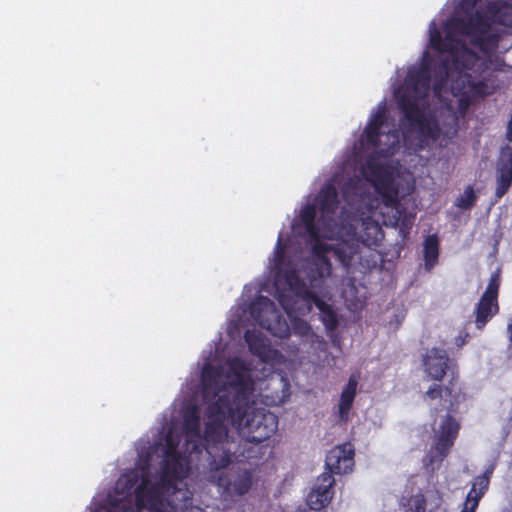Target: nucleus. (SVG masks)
Here are the masks:
<instances>
[{"label":"nucleus","instance_id":"obj_45","mask_svg":"<svg viewBox=\"0 0 512 512\" xmlns=\"http://www.w3.org/2000/svg\"><path fill=\"white\" fill-rule=\"evenodd\" d=\"M507 334H508L509 340L512 342V315L508 319Z\"/></svg>","mask_w":512,"mask_h":512},{"label":"nucleus","instance_id":"obj_15","mask_svg":"<svg viewBox=\"0 0 512 512\" xmlns=\"http://www.w3.org/2000/svg\"><path fill=\"white\" fill-rule=\"evenodd\" d=\"M188 470V460L182 454L164 456L160 466V479L163 483L171 484L185 478Z\"/></svg>","mask_w":512,"mask_h":512},{"label":"nucleus","instance_id":"obj_42","mask_svg":"<svg viewBox=\"0 0 512 512\" xmlns=\"http://www.w3.org/2000/svg\"><path fill=\"white\" fill-rule=\"evenodd\" d=\"M386 121V115H385V110L382 109V110H379L377 111L370 119V121L368 122L369 125L373 126V127H377L379 129L382 128V126L384 125Z\"/></svg>","mask_w":512,"mask_h":512},{"label":"nucleus","instance_id":"obj_44","mask_svg":"<svg viewBox=\"0 0 512 512\" xmlns=\"http://www.w3.org/2000/svg\"><path fill=\"white\" fill-rule=\"evenodd\" d=\"M506 139L509 142H512V114H511L510 120L507 124Z\"/></svg>","mask_w":512,"mask_h":512},{"label":"nucleus","instance_id":"obj_23","mask_svg":"<svg viewBox=\"0 0 512 512\" xmlns=\"http://www.w3.org/2000/svg\"><path fill=\"white\" fill-rule=\"evenodd\" d=\"M384 237L382 228L377 222L364 221L363 231L360 234L362 243L368 247L378 246Z\"/></svg>","mask_w":512,"mask_h":512},{"label":"nucleus","instance_id":"obj_3","mask_svg":"<svg viewBox=\"0 0 512 512\" xmlns=\"http://www.w3.org/2000/svg\"><path fill=\"white\" fill-rule=\"evenodd\" d=\"M250 315L261 328L275 337L287 338L290 336L291 330L295 335L305 338L312 333L310 324L294 315L289 317L291 320L290 327L276 308L275 303L266 296H259L250 304Z\"/></svg>","mask_w":512,"mask_h":512},{"label":"nucleus","instance_id":"obj_18","mask_svg":"<svg viewBox=\"0 0 512 512\" xmlns=\"http://www.w3.org/2000/svg\"><path fill=\"white\" fill-rule=\"evenodd\" d=\"M244 340L251 354L257 356L262 362H269L275 358L277 350L273 349L271 345L266 342L265 336L261 332L246 330Z\"/></svg>","mask_w":512,"mask_h":512},{"label":"nucleus","instance_id":"obj_43","mask_svg":"<svg viewBox=\"0 0 512 512\" xmlns=\"http://www.w3.org/2000/svg\"><path fill=\"white\" fill-rule=\"evenodd\" d=\"M304 225H305L306 231L309 234V236H311L312 238H318V229L315 226V222H312L311 224H304Z\"/></svg>","mask_w":512,"mask_h":512},{"label":"nucleus","instance_id":"obj_8","mask_svg":"<svg viewBox=\"0 0 512 512\" xmlns=\"http://www.w3.org/2000/svg\"><path fill=\"white\" fill-rule=\"evenodd\" d=\"M365 177L374 186L385 206L394 208L399 204L398 189L395 186L393 174L388 167L381 163L368 161L365 168Z\"/></svg>","mask_w":512,"mask_h":512},{"label":"nucleus","instance_id":"obj_46","mask_svg":"<svg viewBox=\"0 0 512 512\" xmlns=\"http://www.w3.org/2000/svg\"><path fill=\"white\" fill-rule=\"evenodd\" d=\"M392 136L394 138V143L398 141V133L395 131L392 133Z\"/></svg>","mask_w":512,"mask_h":512},{"label":"nucleus","instance_id":"obj_48","mask_svg":"<svg viewBox=\"0 0 512 512\" xmlns=\"http://www.w3.org/2000/svg\"><path fill=\"white\" fill-rule=\"evenodd\" d=\"M277 256H278V258H279V259H282V257H283V253H282L281 251H279V252H278V254H277Z\"/></svg>","mask_w":512,"mask_h":512},{"label":"nucleus","instance_id":"obj_39","mask_svg":"<svg viewBox=\"0 0 512 512\" xmlns=\"http://www.w3.org/2000/svg\"><path fill=\"white\" fill-rule=\"evenodd\" d=\"M301 220L303 224H311L312 222H315L316 218V208L314 205H307L304 207V209L301 211Z\"/></svg>","mask_w":512,"mask_h":512},{"label":"nucleus","instance_id":"obj_6","mask_svg":"<svg viewBox=\"0 0 512 512\" xmlns=\"http://www.w3.org/2000/svg\"><path fill=\"white\" fill-rule=\"evenodd\" d=\"M398 105L403 114L401 125L404 136L415 129L422 139L436 141L440 137L438 120L433 115L425 114V109L419 105L414 95L409 92L403 93Z\"/></svg>","mask_w":512,"mask_h":512},{"label":"nucleus","instance_id":"obj_13","mask_svg":"<svg viewBox=\"0 0 512 512\" xmlns=\"http://www.w3.org/2000/svg\"><path fill=\"white\" fill-rule=\"evenodd\" d=\"M223 368L206 363L201 373V386L203 399L210 400L224 393V382L222 381Z\"/></svg>","mask_w":512,"mask_h":512},{"label":"nucleus","instance_id":"obj_19","mask_svg":"<svg viewBox=\"0 0 512 512\" xmlns=\"http://www.w3.org/2000/svg\"><path fill=\"white\" fill-rule=\"evenodd\" d=\"M486 84L483 81H474L471 74L467 72H458L456 77L452 78L450 90L453 95L485 94Z\"/></svg>","mask_w":512,"mask_h":512},{"label":"nucleus","instance_id":"obj_31","mask_svg":"<svg viewBox=\"0 0 512 512\" xmlns=\"http://www.w3.org/2000/svg\"><path fill=\"white\" fill-rule=\"evenodd\" d=\"M477 195L471 185L464 189L463 195L455 201V206L462 210H470L477 201Z\"/></svg>","mask_w":512,"mask_h":512},{"label":"nucleus","instance_id":"obj_4","mask_svg":"<svg viewBox=\"0 0 512 512\" xmlns=\"http://www.w3.org/2000/svg\"><path fill=\"white\" fill-rule=\"evenodd\" d=\"M225 378L224 393L219 395V397H226L229 401V406L249 414L252 411H264L252 406L251 397L254 392L255 383L250 374V369L244 360L238 357L230 359L227 362Z\"/></svg>","mask_w":512,"mask_h":512},{"label":"nucleus","instance_id":"obj_2","mask_svg":"<svg viewBox=\"0 0 512 512\" xmlns=\"http://www.w3.org/2000/svg\"><path fill=\"white\" fill-rule=\"evenodd\" d=\"M452 377L445 386L441 384H433L425 392L424 397L429 400H439L440 408L434 407L431 410V416L436 417L441 411L447 412L442 420L438 431L435 433L434 442L428 452L429 464L442 462L449 454L451 447L458 436L460 425L451 415L455 407L459 403L460 388L455 383L454 371L451 372Z\"/></svg>","mask_w":512,"mask_h":512},{"label":"nucleus","instance_id":"obj_38","mask_svg":"<svg viewBox=\"0 0 512 512\" xmlns=\"http://www.w3.org/2000/svg\"><path fill=\"white\" fill-rule=\"evenodd\" d=\"M433 72L426 65H423L416 74L417 82H422L423 86L429 87Z\"/></svg>","mask_w":512,"mask_h":512},{"label":"nucleus","instance_id":"obj_28","mask_svg":"<svg viewBox=\"0 0 512 512\" xmlns=\"http://www.w3.org/2000/svg\"><path fill=\"white\" fill-rule=\"evenodd\" d=\"M429 43L431 48L438 52H450L453 50V39L446 36L444 40L440 31L436 28L430 30Z\"/></svg>","mask_w":512,"mask_h":512},{"label":"nucleus","instance_id":"obj_7","mask_svg":"<svg viewBox=\"0 0 512 512\" xmlns=\"http://www.w3.org/2000/svg\"><path fill=\"white\" fill-rule=\"evenodd\" d=\"M501 286L500 273L494 272L491 274L485 291L479 298L474 307V323L478 330L484 327L499 313V292Z\"/></svg>","mask_w":512,"mask_h":512},{"label":"nucleus","instance_id":"obj_37","mask_svg":"<svg viewBox=\"0 0 512 512\" xmlns=\"http://www.w3.org/2000/svg\"><path fill=\"white\" fill-rule=\"evenodd\" d=\"M166 448L164 451V456H172L181 454L178 451L179 441L174 439L171 433L167 434L165 437Z\"/></svg>","mask_w":512,"mask_h":512},{"label":"nucleus","instance_id":"obj_10","mask_svg":"<svg viewBox=\"0 0 512 512\" xmlns=\"http://www.w3.org/2000/svg\"><path fill=\"white\" fill-rule=\"evenodd\" d=\"M355 450L350 442L337 445L328 451L325 460V467L327 471L324 473L333 474H347L353 470L354 467Z\"/></svg>","mask_w":512,"mask_h":512},{"label":"nucleus","instance_id":"obj_34","mask_svg":"<svg viewBox=\"0 0 512 512\" xmlns=\"http://www.w3.org/2000/svg\"><path fill=\"white\" fill-rule=\"evenodd\" d=\"M307 304V310H311V304H314L320 313H324L331 309V305L321 299L315 292L311 291L303 300Z\"/></svg>","mask_w":512,"mask_h":512},{"label":"nucleus","instance_id":"obj_47","mask_svg":"<svg viewBox=\"0 0 512 512\" xmlns=\"http://www.w3.org/2000/svg\"><path fill=\"white\" fill-rule=\"evenodd\" d=\"M428 512H442L439 507H435L433 509H430Z\"/></svg>","mask_w":512,"mask_h":512},{"label":"nucleus","instance_id":"obj_33","mask_svg":"<svg viewBox=\"0 0 512 512\" xmlns=\"http://www.w3.org/2000/svg\"><path fill=\"white\" fill-rule=\"evenodd\" d=\"M307 304V310H311V304H314L320 313H324L331 309V305L321 299L315 292L311 291L303 300Z\"/></svg>","mask_w":512,"mask_h":512},{"label":"nucleus","instance_id":"obj_32","mask_svg":"<svg viewBox=\"0 0 512 512\" xmlns=\"http://www.w3.org/2000/svg\"><path fill=\"white\" fill-rule=\"evenodd\" d=\"M380 130L377 127H373L369 124L364 129L363 136L368 146L377 148L380 145Z\"/></svg>","mask_w":512,"mask_h":512},{"label":"nucleus","instance_id":"obj_41","mask_svg":"<svg viewBox=\"0 0 512 512\" xmlns=\"http://www.w3.org/2000/svg\"><path fill=\"white\" fill-rule=\"evenodd\" d=\"M483 94H470L466 93L464 95H455L456 97H459L458 99V107L461 111H465L468 109V107L471 105L472 100L476 96H482Z\"/></svg>","mask_w":512,"mask_h":512},{"label":"nucleus","instance_id":"obj_36","mask_svg":"<svg viewBox=\"0 0 512 512\" xmlns=\"http://www.w3.org/2000/svg\"><path fill=\"white\" fill-rule=\"evenodd\" d=\"M333 252L343 267L349 268L351 266L353 255L346 247H336Z\"/></svg>","mask_w":512,"mask_h":512},{"label":"nucleus","instance_id":"obj_14","mask_svg":"<svg viewBox=\"0 0 512 512\" xmlns=\"http://www.w3.org/2000/svg\"><path fill=\"white\" fill-rule=\"evenodd\" d=\"M495 466V463H491L486 467L483 474L475 478V481L466 496L461 512H476L481 498L488 490L490 478L495 470Z\"/></svg>","mask_w":512,"mask_h":512},{"label":"nucleus","instance_id":"obj_35","mask_svg":"<svg viewBox=\"0 0 512 512\" xmlns=\"http://www.w3.org/2000/svg\"><path fill=\"white\" fill-rule=\"evenodd\" d=\"M321 321L328 331L332 332L338 327V317L333 308L321 314Z\"/></svg>","mask_w":512,"mask_h":512},{"label":"nucleus","instance_id":"obj_24","mask_svg":"<svg viewBox=\"0 0 512 512\" xmlns=\"http://www.w3.org/2000/svg\"><path fill=\"white\" fill-rule=\"evenodd\" d=\"M425 269L430 271L438 263L439 239L436 234L429 235L424 241Z\"/></svg>","mask_w":512,"mask_h":512},{"label":"nucleus","instance_id":"obj_25","mask_svg":"<svg viewBox=\"0 0 512 512\" xmlns=\"http://www.w3.org/2000/svg\"><path fill=\"white\" fill-rule=\"evenodd\" d=\"M284 279L290 291L295 294V296L301 298V300H304L305 297L311 292V290L308 289L306 283L293 269L285 271Z\"/></svg>","mask_w":512,"mask_h":512},{"label":"nucleus","instance_id":"obj_20","mask_svg":"<svg viewBox=\"0 0 512 512\" xmlns=\"http://www.w3.org/2000/svg\"><path fill=\"white\" fill-rule=\"evenodd\" d=\"M339 205L338 192L334 185L322 188L318 195V208L323 217L331 218Z\"/></svg>","mask_w":512,"mask_h":512},{"label":"nucleus","instance_id":"obj_30","mask_svg":"<svg viewBox=\"0 0 512 512\" xmlns=\"http://www.w3.org/2000/svg\"><path fill=\"white\" fill-rule=\"evenodd\" d=\"M426 504L424 495L418 493L410 496L402 505L404 512H426Z\"/></svg>","mask_w":512,"mask_h":512},{"label":"nucleus","instance_id":"obj_12","mask_svg":"<svg viewBox=\"0 0 512 512\" xmlns=\"http://www.w3.org/2000/svg\"><path fill=\"white\" fill-rule=\"evenodd\" d=\"M424 371L428 377L435 381H442L446 373L452 370V363L446 350L432 348L423 357Z\"/></svg>","mask_w":512,"mask_h":512},{"label":"nucleus","instance_id":"obj_11","mask_svg":"<svg viewBox=\"0 0 512 512\" xmlns=\"http://www.w3.org/2000/svg\"><path fill=\"white\" fill-rule=\"evenodd\" d=\"M335 480L330 473H322L318 476L314 487L307 496V504L310 509L319 511L326 507L332 500Z\"/></svg>","mask_w":512,"mask_h":512},{"label":"nucleus","instance_id":"obj_22","mask_svg":"<svg viewBox=\"0 0 512 512\" xmlns=\"http://www.w3.org/2000/svg\"><path fill=\"white\" fill-rule=\"evenodd\" d=\"M136 502L139 507L150 506L154 512H166L163 509L156 507L160 502L157 490L154 487L147 488L144 483L140 484L135 491Z\"/></svg>","mask_w":512,"mask_h":512},{"label":"nucleus","instance_id":"obj_16","mask_svg":"<svg viewBox=\"0 0 512 512\" xmlns=\"http://www.w3.org/2000/svg\"><path fill=\"white\" fill-rule=\"evenodd\" d=\"M184 430L186 432V451L190 454L201 453L202 435L200 429V416L196 407L185 412Z\"/></svg>","mask_w":512,"mask_h":512},{"label":"nucleus","instance_id":"obj_9","mask_svg":"<svg viewBox=\"0 0 512 512\" xmlns=\"http://www.w3.org/2000/svg\"><path fill=\"white\" fill-rule=\"evenodd\" d=\"M495 200L497 203L512 186V146L506 144L500 148L495 165Z\"/></svg>","mask_w":512,"mask_h":512},{"label":"nucleus","instance_id":"obj_26","mask_svg":"<svg viewBox=\"0 0 512 512\" xmlns=\"http://www.w3.org/2000/svg\"><path fill=\"white\" fill-rule=\"evenodd\" d=\"M321 245H316L314 250L316 252L317 260L315 262V267L311 269V277L316 279H324L331 275L332 265L330 260L324 254L320 253Z\"/></svg>","mask_w":512,"mask_h":512},{"label":"nucleus","instance_id":"obj_29","mask_svg":"<svg viewBox=\"0 0 512 512\" xmlns=\"http://www.w3.org/2000/svg\"><path fill=\"white\" fill-rule=\"evenodd\" d=\"M276 298L288 317H292V315L299 311L296 305L301 298L295 296V294L290 295L283 291L277 290Z\"/></svg>","mask_w":512,"mask_h":512},{"label":"nucleus","instance_id":"obj_1","mask_svg":"<svg viewBox=\"0 0 512 512\" xmlns=\"http://www.w3.org/2000/svg\"><path fill=\"white\" fill-rule=\"evenodd\" d=\"M208 420L202 436L201 451L205 449L211 460V451L221 455L225 448L228 436L227 424L238 431V434L247 442L259 444L271 437L277 430L276 416L268 411L244 412L232 406L226 397H219L209 403L207 407Z\"/></svg>","mask_w":512,"mask_h":512},{"label":"nucleus","instance_id":"obj_17","mask_svg":"<svg viewBox=\"0 0 512 512\" xmlns=\"http://www.w3.org/2000/svg\"><path fill=\"white\" fill-rule=\"evenodd\" d=\"M454 26L458 31L466 36L476 37V41H482L483 36L488 33L491 28L490 20L480 12L468 17L467 19L457 18Z\"/></svg>","mask_w":512,"mask_h":512},{"label":"nucleus","instance_id":"obj_40","mask_svg":"<svg viewBox=\"0 0 512 512\" xmlns=\"http://www.w3.org/2000/svg\"><path fill=\"white\" fill-rule=\"evenodd\" d=\"M504 8H507V4L503 3V2H500V1L488 2L487 6H486L487 13L489 15H491L493 18H495L498 15H500L501 11Z\"/></svg>","mask_w":512,"mask_h":512},{"label":"nucleus","instance_id":"obj_21","mask_svg":"<svg viewBox=\"0 0 512 512\" xmlns=\"http://www.w3.org/2000/svg\"><path fill=\"white\" fill-rule=\"evenodd\" d=\"M358 385V379L353 374L349 377L347 385L344 387L339 404H338V410H339V418L343 422H347L349 418V412L351 410L352 404L354 402L355 396H356V390Z\"/></svg>","mask_w":512,"mask_h":512},{"label":"nucleus","instance_id":"obj_5","mask_svg":"<svg viewBox=\"0 0 512 512\" xmlns=\"http://www.w3.org/2000/svg\"><path fill=\"white\" fill-rule=\"evenodd\" d=\"M211 460L208 462L207 480L220 488L224 494L243 496L249 492L253 484V474L248 469L236 471L233 479H230L225 469L231 464L233 454L231 451H222L221 455H215L211 451Z\"/></svg>","mask_w":512,"mask_h":512},{"label":"nucleus","instance_id":"obj_27","mask_svg":"<svg viewBox=\"0 0 512 512\" xmlns=\"http://www.w3.org/2000/svg\"><path fill=\"white\" fill-rule=\"evenodd\" d=\"M449 78V63L441 61L433 70V89L439 93L447 84Z\"/></svg>","mask_w":512,"mask_h":512}]
</instances>
